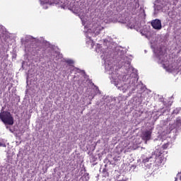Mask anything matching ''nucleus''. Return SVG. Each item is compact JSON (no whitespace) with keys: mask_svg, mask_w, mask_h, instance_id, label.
<instances>
[{"mask_svg":"<svg viewBox=\"0 0 181 181\" xmlns=\"http://www.w3.org/2000/svg\"><path fill=\"white\" fill-rule=\"evenodd\" d=\"M120 82H121V80H119V79H115L113 81L115 86L116 87H117L118 88H120V86H119Z\"/></svg>","mask_w":181,"mask_h":181,"instance_id":"20e7f679","label":"nucleus"},{"mask_svg":"<svg viewBox=\"0 0 181 181\" xmlns=\"http://www.w3.org/2000/svg\"><path fill=\"white\" fill-rule=\"evenodd\" d=\"M177 176L180 177V180H181V173H178Z\"/></svg>","mask_w":181,"mask_h":181,"instance_id":"1a4fd4ad","label":"nucleus"},{"mask_svg":"<svg viewBox=\"0 0 181 181\" xmlns=\"http://www.w3.org/2000/svg\"><path fill=\"white\" fill-rule=\"evenodd\" d=\"M179 112H180V107H177L173 110V114L177 115V114H179Z\"/></svg>","mask_w":181,"mask_h":181,"instance_id":"423d86ee","label":"nucleus"},{"mask_svg":"<svg viewBox=\"0 0 181 181\" xmlns=\"http://www.w3.org/2000/svg\"><path fill=\"white\" fill-rule=\"evenodd\" d=\"M152 135V132L147 130L142 133L141 139L145 141V144H147L148 141L151 139V136Z\"/></svg>","mask_w":181,"mask_h":181,"instance_id":"7ed1b4c3","label":"nucleus"},{"mask_svg":"<svg viewBox=\"0 0 181 181\" xmlns=\"http://www.w3.org/2000/svg\"><path fill=\"white\" fill-rule=\"evenodd\" d=\"M151 25L153 29H155L156 30H160V29H162V22L158 18L151 21Z\"/></svg>","mask_w":181,"mask_h":181,"instance_id":"f03ea898","label":"nucleus"},{"mask_svg":"<svg viewBox=\"0 0 181 181\" xmlns=\"http://www.w3.org/2000/svg\"><path fill=\"white\" fill-rule=\"evenodd\" d=\"M103 173L105 177H108L110 176V173H108V170H107V168H104L103 170Z\"/></svg>","mask_w":181,"mask_h":181,"instance_id":"39448f33","label":"nucleus"},{"mask_svg":"<svg viewBox=\"0 0 181 181\" xmlns=\"http://www.w3.org/2000/svg\"><path fill=\"white\" fill-rule=\"evenodd\" d=\"M163 149H168V148H169V143L163 145Z\"/></svg>","mask_w":181,"mask_h":181,"instance_id":"0eeeda50","label":"nucleus"},{"mask_svg":"<svg viewBox=\"0 0 181 181\" xmlns=\"http://www.w3.org/2000/svg\"><path fill=\"white\" fill-rule=\"evenodd\" d=\"M115 181H127V178H122V180H116Z\"/></svg>","mask_w":181,"mask_h":181,"instance_id":"6e6552de","label":"nucleus"},{"mask_svg":"<svg viewBox=\"0 0 181 181\" xmlns=\"http://www.w3.org/2000/svg\"><path fill=\"white\" fill-rule=\"evenodd\" d=\"M10 131H11V132H12V129H10Z\"/></svg>","mask_w":181,"mask_h":181,"instance_id":"f8f14e48","label":"nucleus"},{"mask_svg":"<svg viewBox=\"0 0 181 181\" xmlns=\"http://www.w3.org/2000/svg\"><path fill=\"white\" fill-rule=\"evenodd\" d=\"M135 6H136L137 8H139V4L136 3Z\"/></svg>","mask_w":181,"mask_h":181,"instance_id":"9d476101","label":"nucleus"},{"mask_svg":"<svg viewBox=\"0 0 181 181\" xmlns=\"http://www.w3.org/2000/svg\"><path fill=\"white\" fill-rule=\"evenodd\" d=\"M4 146V144L0 142V146Z\"/></svg>","mask_w":181,"mask_h":181,"instance_id":"9b49d317","label":"nucleus"},{"mask_svg":"<svg viewBox=\"0 0 181 181\" xmlns=\"http://www.w3.org/2000/svg\"><path fill=\"white\" fill-rule=\"evenodd\" d=\"M0 119L5 125H13V117L12 114L8 111L0 112Z\"/></svg>","mask_w":181,"mask_h":181,"instance_id":"f257e3e1","label":"nucleus"}]
</instances>
